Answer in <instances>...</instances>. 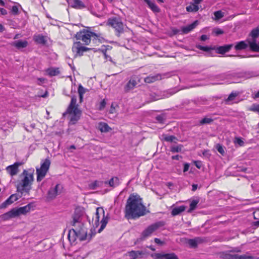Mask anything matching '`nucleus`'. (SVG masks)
Returning <instances> with one entry per match:
<instances>
[{
    "instance_id": "ea45409f",
    "label": "nucleus",
    "mask_w": 259,
    "mask_h": 259,
    "mask_svg": "<svg viewBox=\"0 0 259 259\" xmlns=\"http://www.w3.org/2000/svg\"><path fill=\"white\" fill-rule=\"evenodd\" d=\"M196 48L200 50H202L204 52H209L211 50H213L215 49V47H210L208 46H202L200 45H196Z\"/></svg>"
},
{
    "instance_id": "3c124183",
    "label": "nucleus",
    "mask_w": 259,
    "mask_h": 259,
    "mask_svg": "<svg viewBox=\"0 0 259 259\" xmlns=\"http://www.w3.org/2000/svg\"><path fill=\"white\" fill-rule=\"evenodd\" d=\"M249 110L259 113V104H253L251 105V106L249 108Z\"/></svg>"
},
{
    "instance_id": "09e8293b",
    "label": "nucleus",
    "mask_w": 259,
    "mask_h": 259,
    "mask_svg": "<svg viewBox=\"0 0 259 259\" xmlns=\"http://www.w3.org/2000/svg\"><path fill=\"white\" fill-rule=\"evenodd\" d=\"M148 5L153 12H159V9L155 3L150 2Z\"/></svg>"
},
{
    "instance_id": "a19ab883",
    "label": "nucleus",
    "mask_w": 259,
    "mask_h": 259,
    "mask_svg": "<svg viewBox=\"0 0 259 259\" xmlns=\"http://www.w3.org/2000/svg\"><path fill=\"white\" fill-rule=\"evenodd\" d=\"M252 39H255L259 36V26L252 30L250 33Z\"/></svg>"
},
{
    "instance_id": "412c9836",
    "label": "nucleus",
    "mask_w": 259,
    "mask_h": 259,
    "mask_svg": "<svg viewBox=\"0 0 259 259\" xmlns=\"http://www.w3.org/2000/svg\"><path fill=\"white\" fill-rule=\"evenodd\" d=\"M248 46H249L250 49L253 52H259V43H256L255 39H247Z\"/></svg>"
},
{
    "instance_id": "dca6fc26",
    "label": "nucleus",
    "mask_w": 259,
    "mask_h": 259,
    "mask_svg": "<svg viewBox=\"0 0 259 259\" xmlns=\"http://www.w3.org/2000/svg\"><path fill=\"white\" fill-rule=\"evenodd\" d=\"M167 75L166 74H157L156 75H150L145 78L146 83H150L156 80H161Z\"/></svg>"
},
{
    "instance_id": "7c9ffc66",
    "label": "nucleus",
    "mask_w": 259,
    "mask_h": 259,
    "mask_svg": "<svg viewBox=\"0 0 259 259\" xmlns=\"http://www.w3.org/2000/svg\"><path fill=\"white\" fill-rule=\"evenodd\" d=\"M178 90L176 88L171 89L167 91H164L163 93V95L162 96V98H168L170 96L173 95L175 93L178 92Z\"/></svg>"
},
{
    "instance_id": "0eeeda50",
    "label": "nucleus",
    "mask_w": 259,
    "mask_h": 259,
    "mask_svg": "<svg viewBox=\"0 0 259 259\" xmlns=\"http://www.w3.org/2000/svg\"><path fill=\"white\" fill-rule=\"evenodd\" d=\"M51 164L50 160L47 158H46L41 163L39 168H36V173L37 175V182H40L46 176L48 171Z\"/></svg>"
},
{
    "instance_id": "b1692460",
    "label": "nucleus",
    "mask_w": 259,
    "mask_h": 259,
    "mask_svg": "<svg viewBox=\"0 0 259 259\" xmlns=\"http://www.w3.org/2000/svg\"><path fill=\"white\" fill-rule=\"evenodd\" d=\"M78 230L75 229H72L69 230L68 234V237L70 241L74 242L77 238Z\"/></svg>"
},
{
    "instance_id": "9d476101",
    "label": "nucleus",
    "mask_w": 259,
    "mask_h": 259,
    "mask_svg": "<svg viewBox=\"0 0 259 259\" xmlns=\"http://www.w3.org/2000/svg\"><path fill=\"white\" fill-rule=\"evenodd\" d=\"M221 257L224 259H257L256 256L250 255L247 253L242 255H238L231 253H223Z\"/></svg>"
},
{
    "instance_id": "f704fd0d",
    "label": "nucleus",
    "mask_w": 259,
    "mask_h": 259,
    "mask_svg": "<svg viewBox=\"0 0 259 259\" xmlns=\"http://www.w3.org/2000/svg\"><path fill=\"white\" fill-rule=\"evenodd\" d=\"M92 38L93 40H98L100 43L105 41V39L100 33H96L92 32Z\"/></svg>"
},
{
    "instance_id": "69168bd1",
    "label": "nucleus",
    "mask_w": 259,
    "mask_h": 259,
    "mask_svg": "<svg viewBox=\"0 0 259 259\" xmlns=\"http://www.w3.org/2000/svg\"><path fill=\"white\" fill-rule=\"evenodd\" d=\"M208 39V37L207 36V35H205V34H203V35H202L200 37V40L201 41H205L206 40Z\"/></svg>"
},
{
    "instance_id": "37998d69",
    "label": "nucleus",
    "mask_w": 259,
    "mask_h": 259,
    "mask_svg": "<svg viewBox=\"0 0 259 259\" xmlns=\"http://www.w3.org/2000/svg\"><path fill=\"white\" fill-rule=\"evenodd\" d=\"M163 139L166 142H172L175 140H177V138L175 136H169L167 135H162Z\"/></svg>"
},
{
    "instance_id": "39448f33",
    "label": "nucleus",
    "mask_w": 259,
    "mask_h": 259,
    "mask_svg": "<svg viewBox=\"0 0 259 259\" xmlns=\"http://www.w3.org/2000/svg\"><path fill=\"white\" fill-rule=\"evenodd\" d=\"M108 221L107 217L105 216V212L103 208L97 207L96 208V212L94 216L92 219V225L93 227L95 229L97 228L100 223L101 227L98 230V233H101L105 228Z\"/></svg>"
},
{
    "instance_id": "2f4dec72",
    "label": "nucleus",
    "mask_w": 259,
    "mask_h": 259,
    "mask_svg": "<svg viewBox=\"0 0 259 259\" xmlns=\"http://www.w3.org/2000/svg\"><path fill=\"white\" fill-rule=\"evenodd\" d=\"M87 232L83 229H81L78 231L77 238L80 241H83L87 239Z\"/></svg>"
},
{
    "instance_id": "a211bd4d",
    "label": "nucleus",
    "mask_w": 259,
    "mask_h": 259,
    "mask_svg": "<svg viewBox=\"0 0 259 259\" xmlns=\"http://www.w3.org/2000/svg\"><path fill=\"white\" fill-rule=\"evenodd\" d=\"M198 21L196 20L192 23L186 26L182 27V33L183 34H187L193 30L198 25Z\"/></svg>"
},
{
    "instance_id": "20e7f679",
    "label": "nucleus",
    "mask_w": 259,
    "mask_h": 259,
    "mask_svg": "<svg viewBox=\"0 0 259 259\" xmlns=\"http://www.w3.org/2000/svg\"><path fill=\"white\" fill-rule=\"evenodd\" d=\"M34 169H24L21 175L23 176L22 180L17 185V190L21 194L23 193H29L31 189V185L34 180L33 174Z\"/></svg>"
},
{
    "instance_id": "79ce46f5",
    "label": "nucleus",
    "mask_w": 259,
    "mask_h": 259,
    "mask_svg": "<svg viewBox=\"0 0 259 259\" xmlns=\"http://www.w3.org/2000/svg\"><path fill=\"white\" fill-rule=\"evenodd\" d=\"M199 7L198 4L190 5V6L187 7L186 10L188 12H196L198 10Z\"/></svg>"
},
{
    "instance_id": "bf43d9fd",
    "label": "nucleus",
    "mask_w": 259,
    "mask_h": 259,
    "mask_svg": "<svg viewBox=\"0 0 259 259\" xmlns=\"http://www.w3.org/2000/svg\"><path fill=\"white\" fill-rule=\"evenodd\" d=\"M194 163L195 166L199 169L202 166V162L201 161H194Z\"/></svg>"
},
{
    "instance_id": "393cba45",
    "label": "nucleus",
    "mask_w": 259,
    "mask_h": 259,
    "mask_svg": "<svg viewBox=\"0 0 259 259\" xmlns=\"http://www.w3.org/2000/svg\"><path fill=\"white\" fill-rule=\"evenodd\" d=\"M28 42L26 40H18L12 43V46L18 49L26 48L28 46Z\"/></svg>"
},
{
    "instance_id": "ddd939ff",
    "label": "nucleus",
    "mask_w": 259,
    "mask_h": 259,
    "mask_svg": "<svg viewBox=\"0 0 259 259\" xmlns=\"http://www.w3.org/2000/svg\"><path fill=\"white\" fill-rule=\"evenodd\" d=\"M20 197H21V196H19L17 194L11 195L6 201L1 204L0 208H4L7 207L8 205L17 201Z\"/></svg>"
},
{
    "instance_id": "f257e3e1",
    "label": "nucleus",
    "mask_w": 259,
    "mask_h": 259,
    "mask_svg": "<svg viewBox=\"0 0 259 259\" xmlns=\"http://www.w3.org/2000/svg\"><path fill=\"white\" fill-rule=\"evenodd\" d=\"M146 207L139 195L131 194L125 207V217L127 219H136L146 214Z\"/></svg>"
},
{
    "instance_id": "e2e57ef3",
    "label": "nucleus",
    "mask_w": 259,
    "mask_h": 259,
    "mask_svg": "<svg viewBox=\"0 0 259 259\" xmlns=\"http://www.w3.org/2000/svg\"><path fill=\"white\" fill-rule=\"evenodd\" d=\"M102 52L103 53V54H104V56L105 57V58L106 59H107V60L109 59L110 61H111V57L106 54V51L105 50V51H103Z\"/></svg>"
},
{
    "instance_id": "603ef678",
    "label": "nucleus",
    "mask_w": 259,
    "mask_h": 259,
    "mask_svg": "<svg viewBox=\"0 0 259 259\" xmlns=\"http://www.w3.org/2000/svg\"><path fill=\"white\" fill-rule=\"evenodd\" d=\"M78 93L79 95H83L85 93V89L81 84L78 86Z\"/></svg>"
},
{
    "instance_id": "a18cd8bd",
    "label": "nucleus",
    "mask_w": 259,
    "mask_h": 259,
    "mask_svg": "<svg viewBox=\"0 0 259 259\" xmlns=\"http://www.w3.org/2000/svg\"><path fill=\"white\" fill-rule=\"evenodd\" d=\"M164 259H179L178 256L174 252L165 253Z\"/></svg>"
},
{
    "instance_id": "6e6d98bb",
    "label": "nucleus",
    "mask_w": 259,
    "mask_h": 259,
    "mask_svg": "<svg viewBox=\"0 0 259 259\" xmlns=\"http://www.w3.org/2000/svg\"><path fill=\"white\" fill-rule=\"evenodd\" d=\"M213 32L216 35H219L224 33V31L222 30L219 28L214 29Z\"/></svg>"
},
{
    "instance_id": "0e129e2a",
    "label": "nucleus",
    "mask_w": 259,
    "mask_h": 259,
    "mask_svg": "<svg viewBox=\"0 0 259 259\" xmlns=\"http://www.w3.org/2000/svg\"><path fill=\"white\" fill-rule=\"evenodd\" d=\"M97 186V182L95 181L94 183L91 184L90 187L92 189H95Z\"/></svg>"
},
{
    "instance_id": "49530a36",
    "label": "nucleus",
    "mask_w": 259,
    "mask_h": 259,
    "mask_svg": "<svg viewBox=\"0 0 259 259\" xmlns=\"http://www.w3.org/2000/svg\"><path fill=\"white\" fill-rule=\"evenodd\" d=\"M165 253H154L151 254V256L153 258V259H163L164 257Z\"/></svg>"
},
{
    "instance_id": "9b49d317",
    "label": "nucleus",
    "mask_w": 259,
    "mask_h": 259,
    "mask_svg": "<svg viewBox=\"0 0 259 259\" xmlns=\"http://www.w3.org/2000/svg\"><path fill=\"white\" fill-rule=\"evenodd\" d=\"M63 187L60 184H57L55 187H51L47 193V199L48 200H52L61 193Z\"/></svg>"
},
{
    "instance_id": "052dcab7",
    "label": "nucleus",
    "mask_w": 259,
    "mask_h": 259,
    "mask_svg": "<svg viewBox=\"0 0 259 259\" xmlns=\"http://www.w3.org/2000/svg\"><path fill=\"white\" fill-rule=\"evenodd\" d=\"M214 16H224V13H223L222 11L219 10L214 12Z\"/></svg>"
},
{
    "instance_id": "f3484780",
    "label": "nucleus",
    "mask_w": 259,
    "mask_h": 259,
    "mask_svg": "<svg viewBox=\"0 0 259 259\" xmlns=\"http://www.w3.org/2000/svg\"><path fill=\"white\" fill-rule=\"evenodd\" d=\"M138 77L134 76L131 77L128 82L124 87V91L128 92L130 90H133L138 84L137 80Z\"/></svg>"
},
{
    "instance_id": "680f3d73",
    "label": "nucleus",
    "mask_w": 259,
    "mask_h": 259,
    "mask_svg": "<svg viewBox=\"0 0 259 259\" xmlns=\"http://www.w3.org/2000/svg\"><path fill=\"white\" fill-rule=\"evenodd\" d=\"M190 164L188 163H185L184 164L183 172H185L187 171L189 168Z\"/></svg>"
},
{
    "instance_id": "72a5a7b5",
    "label": "nucleus",
    "mask_w": 259,
    "mask_h": 259,
    "mask_svg": "<svg viewBox=\"0 0 259 259\" xmlns=\"http://www.w3.org/2000/svg\"><path fill=\"white\" fill-rule=\"evenodd\" d=\"M92 38L93 40H98L100 43L105 41V39L100 33H96L92 32Z\"/></svg>"
},
{
    "instance_id": "5fc2aeb1",
    "label": "nucleus",
    "mask_w": 259,
    "mask_h": 259,
    "mask_svg": "<svg viewBox=\"0 0 259 259\" xmlns=\"http://www.w3.org/2000/svg\"><path fill=\"white\" fill-rule=\"evenodd\" d=\"M172 32L174 35H176L177 34H183L182 33V28L181 29H179L177 28H173L172 29Z\"/></svg>"
},
{
    "instance_id": "5701e85b",
    "label": "nucleus",
    "mask_w": 259,
    "mask_h": 259,
    "mask_svg": "<svg viewBox=\"0 0 259 259\" xmlns=\"http://www.w3.org/2000/svg\"><path fill=\"white\" fill-rule=\"evenodd\" d=\"M11 13L13 15H19L20 10L22 9L21 5L18 3H14L12 6L10 7Z\"/></svg>"
},
{
    "instance_id": "aec40b11",
    "label": "nucleus",
    "mask_w": 259,
    "mask_h": 259,
    "mask_svg": "<svg viewBox=\"0 0 259 259\" xmlns=\"http://www.w3.org/2000/svg\"><path fill=\"white\" fill-rule=\"evenodd\" d=\"M233 46V44L226 45L223 46H220L218 47H215L214 50L216 51V52L218 54H224L226 52H229Z\"/></svg>"
},
{
    "instance_id": "6e6552de",
    "label": "nucleus",
    "mask_w": 259,
    "mask_h": 259,
    "mask_svg": "<svg viewBox=\"0 0 259 259\" xmlns=\"http://www.w3.org/2000/svg\"><path fill=\"white\" fill-rule=\"evenodd\" d=\"M165 223L163 221H159L151 224L145 229L142 232L140 240H144L150 236L154 232L157 230L159 228L164 226Z\"/></svg>"
},
{
    "instance_id": "58836bf2",
    "label": "nucleus",
    "mask_w": 259,
    "mask_h": 259,
    "mask_svg": "<svg viewBox=\"0 0 259 259\" xmlns=\"http://www.w3.org/2000/svg\"><path fill=\"white\" fill-rule=\"evenodd\" d=\"M213 121V119L210 117H205L199 121V125H203L204 124H210Z\"/></svg>"
},
{
    "instance_id": "1a4fd4ad",
    "label": "nucleus",
    "mask_w": 259,
    "mask_h": 259,
    "mask_svg": "<svg viewBox=\"0 0 259 259\" xmlns=\"http://www.w3.org/2000/svg\"><path fill=\"white\" fill-rule=\"evenodd\" d=\"M107 24L115 29L117 36L123 32L124 25L120 17H112L108 19Z\"/></svg>"
},
{
    "instance_id": "c756f323",
    "label": "nucleus",
    "mask_w": 259,
    "mask_h": 259,
    "mask_svg": "<svg viewBox=\"0 0 259 259\" xmlns=\"http://www.w3.org/2000/svg\"><path fill=\"white\" fill-rule=\"evenodd\" d=\"M186 207L184 205H181L178 207L174 208L171 212V214L173 216L177 215L181 212L185 211Z\"/></svg>"
},
{
    "instance_id": "338daca9",
    "label": "nucleus",
    "mask_w": 259,
    "mask_h": 259,
    "mask_svg": "<svg viewBox=\"0 0 259 259\" xmlns=\"http://www.w3.org/2000/svg\"><path fill=\"white\" fill-rule=\"evenodd\" d=\"M0 12L2 15H6L7 14V11L4 8H0Z\"/></svg>"
},
{
    "instance_id": "c9c22d12",
    "label": "nucleus",
    "mask_w": 259,
    "mask_h": 259,
    "mask_svg": "<svg viewBox=\"0 0 259 259\" xmlns=\"http://www.w3.org/2000/svg\"><path fill=\"white\" fill-rule=\"evenodd\" d=\"M46 71L50 76H56L60 73V71L58 68L51 67L48 68Z\"/></svg>"
},
{
    "instance_id": "c85d7f7f",
    "label": "nucleus",
    "mask_w": 259,
    "mask_h": 259,
    "mask_svg": "<svg viewBox=\"0 0 259 259\" xmlns=\"http://www.w3.org/2000/svg\"><path fill=\"white\" fill-rule=\"evenodd\" d=\"M248 47V44L245 41H240L236 42L235 45V49L236 51L245 50Z\"/></svg>"
},
{
    "instance_id": "c03bdc74",
    "label": "nucleus",
    "mask_w": 259,
    "mask_h": 259,
    "mask_svg": "<svg viewBox=\"0 0 259 259\" xmlns=\"http://www.w3.org/2000/svg\"><path fill=\"white\" fill-rule=\"evenodd\" d=\"M198 200H193L190 204V208L188 210V212H190L192 210H194L196 208L197 205L198 204Z\"/></svg>"
},
{
    "instance_id": "4468645a",
    "label": "nucleus",
    "mask_w": 259,
    "mask_h": 259,
    "mask_svg": "<svg viewBox=\"0 0 259 259\" xmlns=\"http://www.w3.org/2000/svg\"><path fill=\"white\" fill-rule=\"evenodd\" d=\"M240 94L239 92H232L228 96V97L225 100L226 104L230 105L234 103H238V100L237 97Z\"/></svg>"
},
{
    "instance_id": "423d86ee",
    "label": "nucleus",
    "mask_w": 259,
    "mask_h": 259,
    "mask_svg": "<svg viewBox=\"0 0 259 259\" xmlns=\"http://www.w3.org/2000/svg\"><path fill=\"white\" fill-rule=\"evenodd\" d=\"M31 207L32 204L29 203L24 206L19 207L17 209L13 208L10 211L4 214L2 217L4 219L7 220L12 218L17 217L21 214H25L30 211Z\"/></svg>"
},
{
    "instance_id": "4c0bfd02",
    "label": "nucleus",
    "mask_w": 259,
    "mask_h": 259,
    "mask_svg": "<svg viewBox=\"0 0 259 259\" xmlns=\"http://www.w3.org/2000/svg\"><path fill=\"white\" fill-rule=\"evenodd\" d=\"M183 146L181 144L178 145H172L170 147V151L172 153H178L181 152Z\"/></svg>"
},
{
    "instance_id": "f03ea898",
    "label": "nucleus",
    "mask_w": 259,
    "mask_h": 259,
    "mask_svg": "<svg viewBox=\"0 0 259 259\" xmlns=\"http://www.w3.org/2000/svg\"><path fill=\"white\" fill-rule=\"evenodd\" d=\"M92 38V32L88 29H83L76 33L73 38V44L72 47V51L75 53V56H81L84 52L91 49L84 46L90 44Z\"/></svg>"
},
{
    "instance_id": "473e14b6",
    "label": "nucleus",
    "mask_w": 259,
    "mask_h": 259,
    "mask_svg": "<svg viewBox=\"0 0 259 259\" xmlns=\"http://www.w3.org/2000/svg\"><path fill=\"white\" fill-rule=\"evenodd\" d=\"M76 97L75 96H72L70 105L67 108V111H71L72 109H74L75 108H78V105L76 104Z\"/></svg>"
},
{
    "instance_id": "864d4df0",
    "label": "nucleus",
    "mask_w": 259,
    "mask_h": 259,
    "mask_svg": "<svg viewBox=\"0 0 259 259\" xmlns=\"http://www.w3.org/2000/svg\"><path fill=\"white\" fill-rule=\"evenodd\" d=\"M217 149L218 151L221 154L224 155V154L225 153V151L224 150V148H223V146H221V145L219 144L217 145Z\"/></svg>"
},
{
    "instance_id": "de8ad7c7",
    "label": "nucleus",
    "mask_w": 259,
    "mask_h": 259,
    "mask_svg": "<svg viewBox=\"0 0 259 259\" xmlns=\"http://www.w3.org/2000/svg\"><path fill=\"white\" fill-rule=\"evenodd\" d=\"M234 143L235 144H238L239 146H243L244 144V141L240 137H236L234 140Z\"/></svg>"
},
{
    "instance_id": "13d9d810",
    "label": "nucleus",
    "mask_w": 259,
    "mask_h": 259,
    "mask_svg": "<svg viewBox=\"0 0 259 259\" xmlns=\"http://www.w3.org/2000/svg\"><path fill=\"white\" fill-rule=\"evenodd\" d=\"M79 217H77L76 214L73 217L72 226H74L76 223L79 222Z\"/></svg>"
},
{
    "instance_id": "bb28decb",
    "label": "nucleus",
    "mask_w": 259,
    "mask_h": 259,
    "mask_svg": "<svg viewBox=\"0 0 259 259\" xmlns=\"http://www.w3.org/2000/svg\"><path fill=\"white\" fill-rule=\"evenodd\" d=\"M33 39L35 42L38 44L45 45L47 42L46 37L41 34L34 35Z\"/></svg>"
},
{
    "instance_id": "6ab92c4d",
    "label": "nucleus",
    "mask_w": 259,
    "mask_h": 259,
    "mask_svg": "<svg viewBox=\"0 0 259 259\" xmlns=\"http://www.w3.org/2000/svg\"><path fill=\"white\" fill-rule=\"evenodd\" d=\"M204 241V239L201 237H195L193 239H190L188 240L187 243L191 248H195L197 245L202 243Z\"/></svg>"
},
{
    "instance_id": "774afa93",
    "label": "nucleus",
    "mask_w": 259,
    "mask_h": 259,
    "mask_svg": "<svg viewBox=\"0 0 259 259\" xmlns=\"http://www.w3.org/2000/svg\"><path fill=\"white\" fill-rule=\"evenodd\" d=\"M181 157H182L181 156H180L179 155H176L172 156H171V159H173V160H179L180 158H181Z\"/></svg>"
},
{
    "instance_id": "a878e982",
    "label": "nucleus",
    "mask_w": 259,
    "mask_h": 259,
    "mask_svg": "<svg viewBox=\"0 0 259 259\" xmlns=\"http://www.w3.org/2000/svg\"><path fill=\"white\" fill-rule=\"evenodd\" d=\"M128 253L130 257V259H137L139 256H141L142 255L145 254L143 251L141 250H132L128 252Z\"/></svg>"
},
{
    "instance_id": "4be33fe9",
    "label": "nucleus",
    "mask_w": 259,
    "mask_h": 259,
    "mask_svg": "<svg viewBox=\"0 0 259 259\" xmlns=\"http://www.w3.org/2000/svg\"><path fill=\"white\" fill-rule=\"evenodd\" d=\"M70 4L72 8L77 9H82L85 8V5L80 0H72Z\"/></svg>"
},
{
    "instance_id": "2eb2a0df",
    "label": "nucleus",
    "mask_w": 259,
    "mask_h": 259,
    "mask_svg": "<svg viewBox=\"0 0 259 259\" xmlns=\"http://www.w3.org/2000/svg\"><path fill=\"white\" fill-rule=\"evenodd\" d=\"M21 163L19 162H15L13 164L7 166L6 168L7 171L12 177L16 175L18 171V167L20 165Z\"/></svg>"
},
{
    "instance_id": "e433bc0d",
    "label": "nucleus",
    "mask_w": 259,
    "mask_h": 259,
    "mask_svg": "<svg viewBox=\"0 0 259 259\" xmlns=\"http://www.w3.org/2000/svg\"><path fill=\"white\" fill-rule=\"evenodd\" d=\"M108 184L110 187H115L117 186L120 184V181L118 178L117 177H113L111 178L108 181Z\"/></svg>"
},
{
    "instance_id": "f8f14e48",
    "label": "nucleus",
    "mask_w": 259,
    "mask_h": 259,
    "mask_svg": "<svg viewBox=\"0 0 259 259\" xmlns=\"http://www.w3.org/2000/svg\"><path fill=\"white\" fill-rule=\"evenodd\" d=\"M68 113L72 114L70 118V122L74 124L79 119L81 111L78 108H75L71 111H67Z\"/></svg>"
},
{
    "instance_id": "7ed1b4c3",
    "label": "nucleus",
    "mask_w": 259,
    "mask_h": 259,
    "mask_svg": "<svg viewBox=\"0 0 259 259\" xmlns=\"http://www.w3.org/2000/svg\"><path fill=\"white\" fill-rule=\"evenodd\" d=\"M257 76L258 74L256 72L247 71L240 72L225 73L218 75L217 77L225 81L226 83H232L239 82V79L240 78L248 79Z\"/></svg>"
},
{
    "instance_id": "8fccbe9b",
    "label": "nucleus",
    "mask_w": 259,
    "mask_h": 259,
    "mask_svg": "<svg viewBox=\"0 0 259 259\" xmlns=\"http://www.w3.org/2000/svg\"><path fill=\"white\" fill-rule=\"evenodd\" d=\"M155 118L157 121L160 123H164L165 120V116L163 114L158 115Z\"/></svg>"
},
{
    "instance_id": "4d7b16f0",
    "label": "nucleus",
    "mask_w": 259,
    "mask_h": 259,
    "mask_svg": "<svg viewBox=\"0 0 259 259\" xmlns=\"http://www.w3.org/2000/svg\"><path fill=\"white\" fill-rule=\"evenodd\" d=\"M106 102L105 101V100H103L102 101H101L100 103L99 109L102 110L103 109H104L106 106Z\"/></svg>"
},
{
    "instance_id": "cd10ccee",
    "label": "nucleus",
    "mask_w": 259,
    "mask_h": 259,
    "mask_svg": "<svg viewBox=\"0 0 259 259\" xmlns=\"http://www.w3.org/2000/svg\"><path fill=\"white\" fill-rule=\"evenodd\" d=\"M98 128L102 133L108 132L111 130V128L107 123L102 122L99 123Z\"/></svg>"
}]
</instances>
